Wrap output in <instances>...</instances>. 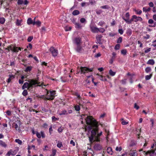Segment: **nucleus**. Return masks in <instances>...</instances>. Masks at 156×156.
Instances as JSON below:
<instances>
[{"label":"nucleus","mask_w":156,"mask_h":156,"mask_svg":"<svg viewBox=\"0 0 156 156\" xmlns=\"http://www.w3.org/2000/svg\"><path fill=\"white\" fill-rule=\"evenodd\" d=\"M134 108L137 110L139 108V106L137 105L136 103L134 104Z\"/></svg>","instance_id":"nucleus-59"},{"label":"nucleus","mask_w":156,"mask_h":156,"mask_svg":"<svg viewBox=\"0 0 156 156\" xmlns=\"http://www.w3.org/2000/svg\"><path fill=\"white\" fill-rule=\"evenodd\" d=\"M134 11L136 13L140 15L142 13V11L140 10H135Z\"/></svg>","instance_id":"nucleus-38"},{"label":"nucleus","mask_w":156,"mask_h":156,"mask_svg":"<svg viewBox=\"0 0 156 156\" xmlns=\"http://www.w3.org/2000/svg\"><path fill=\"white\" fill-rule=\"evenodd\" d=\"M122 41V37H120L118 38L117 42L118 43H121Z\"/></svg>","instance_id":"nucleus-58"},{"label":"nucleus","mask_w":156,"mask_h":156,"mask_svg":"<svg viewBox=\"0 0 156 156\" xmlns=\"http://www.w3.org/2000/svg\"><path fill=\"white\" fill-rule=\"evenodd\" d=\"M94 148L96 151L100 150L101 149V146L99 144H95L94 146Z\"/></svg>","instance_id":"nucleus-16"},{"label":"nucleus","mask_w":156,"mask_h":156,"mask_svg":"<svg viewBox=\"0 0 156 156\" xmlns=\"http://www.w3.org/2000/svg\"><path fill=\"white\" fill-rule=\"evenodd\" d=\"M29 82H25L23 86V89L27 88L30 89L32 88L34 86L36 87L39 86L41 87L42 88H44L48 84L44 85L43 83L40 84V83L37 80H31L28 81Z\"/></svg>","instance_id":"nucleus-2"},{"label":"nucleus","mask_w":156,"mask_h":156,"mask_svg":"<svg viewBox=\"0 0 156 156\" xmlns=\"http://www.w3.org/2000/svg\"><path fill=\"white\" fill-rule=\"evenodd\" d=\"M62 146V143L61 142H58L57 144V146L58 148H60Z\"/></svg>","instance_id":"nucleus-39"},{"label":"nucleus","mask_w":156,"mask_h":156,"mask_svg":"<svg viewBox=\"0 0 156 156\" xmlns=\"http://www.w3.org/2000/svg\"><path fill=\"white\" fill-rule=\"evenodd\" d=\"M84 115L81 116L82 119H84L86 121L87 126L85 128L86 131H87V134L89 140L90 142L95 140L99 141V137L102 134V132H101L100 133L97 134V132L98 131V122L91 116L86 115V117H85Z\"/></svg>","instance_id":"nucleus-1"},{"label":"nucleus","mask_w":156,"mask_h":156,"mask_svg":"<svg viewBox=\"0 0 156 156\" xmlns=\"http://www.w3.org/2000/svg\"><path fill=\"white\" fill-rule=\"evenodd\" d=\"M128 154L130 156H137L136 151L135 150H131L128 153Z\"/></svg>","instance_id":"nucleus-10"},{"label":"nucleus","mask_w":156,"mask_h":156,"mask_svg":"<svg viewBox=\"0 0 156 156\" xmlns=\"http://www.w3.org/2000/svg\"><path fill=\"white\" fill-rule=\"evenodd\" d=\"M151 50V48H149L147 49H146L145 51V53H147L148 52H149Z\"/></svg>","instance_id":"nucleus-61"},{"label":"nucleus","mask_w":156,"mask_h":156,"mask_svg":"<svg viewBox=\"0 0 156 156\" xmlns=\"http://www.w3.org/2000/svg\"><path fill=\"white\" fill-rule=\"evenodd\" d=\"M96 75L98 76L97 78H98L100 80L104 81H107V80L105 76H104L101 75H100L98 74H97Z\"/></svg>","instance_id":"nucleus-11"},{"label":"nucleus","mask_w":156,"mask_h":156,"mask_svg":"<svg viewBox=\"0 0 156 156\" xmlns=\"http://www.w3.org/2000/svg\"><path fill=\"white\" fill-rule=\"evenodd\" d=\"M74 108L75 110L77 111H79L80 109V106L78 105H75L74 106Z\"/></svg>","instance_id":"nucleus-33"},{"label":"nucleus","mask_w":156,"mask_h":156,"mask_svg":"<svg viewBox=\"0 0 156 156\" xmlns=\"http://www.w3.org/2000/svg\"><path fill=\"white\" fill-rule=\"evenodd\" d=\"M0 146L4 147H6L7 146V145L5 142L1 140H0Z\"/></svg>","instance_id":"nucleus-20"},{"label":"nucleus","mask_w":156,"mask_h":156,"mask_svg":"<svg viewBox=\"0 0 156 156\" xmlns=\"http://www.w3.org/2000/svg\"><path fill=\"white\" fill-rule=\"evenodd\" d=\"M24 1L22 0H18L17 3L19 4H23Z\"/></svg>","instance_id":"nucleus-54"},{"label":"nucleus","mask_w":156,"mask_h":156,"mask_svg":"<svg viewBox=\"0 0 156 156\" xmlns=\"http://www.w3.org/2000/svg\"><path fill=\"white\" fill-rule=\"evenodd\" d=\"M119 32L121 34H123V31L122 29H119Z\"/></svg>","instance_id":"nucleus-64"},{"label":"nucleus","mask_w":156,"mask_h":156,"mask_svg":"<svg viewBox=\"0 0 156 156\" xmlns=\"http://www.w3.org/2000/svg\"><path fill=\"white\" fill-rule=\"evenodd\" d=\"M130 15L129 12H127L125 16V17H124L125 19H129V17Z\"/></svg>","instance_id":"nucleus-43"},{"label":"nucleus","mask_w":156,"mask_h":156,"mask_svg":"<svg viewBox=\"0 0 156 156\" xmlns=\"http://www.w3.org/2000/svg\"><path fill=\"white\" fill-rule=\"evenodd\" d=\"M49 132L50 133V134H51L52 133V132L53 131V129H52V125L50 126V128H49Z\"/></svg>","instance_id":"nucleus-51"},{"label":"nucleus","mask_w":156,"mask_h":156,"mask_svg":"<svg viewBox=\"0 0 156 156\" xmlns=\"http://www.w3.org/2000/svg\"><path fill=\"white\" fill-rule=\"evenodd\" d=\"M15 141L16 142L18 143L19 144L21 145L22 144V141L18 139L15 140Z\"/></svg>","instance_id":"nucleus-42"},{"label":"nucleus","mask_w":156,"mask_h":156,"mask_svg":"<svg viewBox=\"0 0 156 156\" xmlns=\"http://www.w3.org/2000/svg\"><path fill=\"white\" fill-rule=\"evenodd\" d=\"M156 150H152L150 151H148L147 152H145V154L146 155H149V156H154L155 155V151Z\"/></svg>","instance_id":"nucleus-7"},{"label":"nucleus","mask_w":156,"mask_h":156,"mask_svg":"<svg viewBox=\"0 0 156 156\" xmlns=\"http://www.w3.org/2000/svg\"><path fill=\"white\" fill-rule=\"evenodd\" d=\"M72 22L75 25L76 28L78 29H81L83 25H81V24L76 22V20L73 19L72 20Z\"/></svg>","instance_id":"nucleus-5"},{"label":"nucleus","mask_w":156,"mask_h":156,"mask_svg":"<svg viewBox=\"0 0 156 156\" xmlns=\"http://www.w3.org/2000/svg\"><path fill=\"white\" fill-rule=\"evenodd\" d=\"M33 22L31 18H29L27 20V23L28 24L30 25L33 24Z\"/></svg>","instance_id":"nucleus-27"},{"label":"nucleus","mask_w":156,"mask_h":156,"mask_svg":"<svg viewBox=\"0 0 156 156\" xmlns=\"http://www.w3.org/2000/svg\"><path fill=\"white\" fill-rule=\"evenodd\" d=\"M36 135L37 137L39 138H41V136L43 138H44L45 137V134L43 131H41L40 133L37 132Z\"/></svg>","instance_id":"nucleus-9"},{"label":"nucleus","mask_w":156,"mask_h":156,"mask_svg":"<svg viewBox=\"0 0 156 156\" xmlns=\"http://www.w3.org/2000/svg\"><path fill=\"white\" fill-rule=\"evenodd\" d=\"M150 122L151 123V127H153L154 126V120L153 119H150Z\"/></svg>","instance_id":"nucleus-45"},{"label":"nucleus","mask_w":156,"mask_h":156,"mask_svg":"<svg viewBox=\"0 0 156 156\" xmlns=\"http://www.w3.org/2000/svg\"><path fill=\"white\" fill-rule=\"evenodd\" d=\"M16 153L14 151H13L12 150H10L7 153L6 155L7 156H10V155H15Z\"/></svg>","instance_id":"nucleus-17"},{"label":"nucleus","mask_w":156,"mask_h":156,"mask_svg":"<svg viewBox=\"0 0 156 156\" xmlns=\"http://www.w3.org/2000/svg\"><path fill=\"white\" fill-rule=\"evenodd\" d=\"M63 130V128H62V127H61L58 129V131L59 133H61L62 132Z\"/></svg>","instance_id":"nucleus-52"},{"label":"nucleus","mask_w":156,"mask_h":156,"mask_svg":"<svg viewBox=\"0 0 156 156\" xmlns=\"http://www.w3.org/2000/svg\"><path fill=\"white\" fill-rule=\"evenodd\" d=\"M33 39V37L32 36H30L28 37L27 39V41L28 42H30L31 41L32 39Z\"/></svg>","instance_id":"nucleus-53"},{"label":"nucleus","mask_w":156,"mask_h":156,"mask_svg":"<svg viewBox=\"0 0 156 156\" xmlns=\"http://www.w3.org/2000/svg\"><path fill=\"white\" fill-rule=\"evenodd\" d=\"M133 18L134 19V21L135 22H137L138 21H141L142 20V18L140 17H137L136 15L133 16Z\"/></svg>","instance_id":"nucleus-14"},{"label":"nucleus","mask_w":156,"mask_h":156,"mask_svg":"<svg viewBox=\"0 0 156 156\" xmlns=\"http://www.w3.org/2000/svg\"><path fill=\"white\" fill-rule=\"evenodd\" d=\"M93 69H89L87 67H80L77 71L79 73L80 72L81 74H84L89 72H91L92 71Z\"/></svg>","instance_id":"nucleus-4"},{"label":"nucleus","mask_w":156,"mask_h":156,"mask_svg":"<svg viewBox=\"0 0 156 156\" xmlns=\"http://www.w3.org/2000/svg\"><path fill=\"white\" fill-rule=\"evenodd\" d=\"M151 71V69L150 67H147L145 69V71L146 73H148Z\"/></svg>","instance_id":"nucleus-44"},{"label":"nucleus","mask_w":156,"mask_h":156,"mask_svg":"<svg viewBox=\"0 0 156 156\" xmlns=\"http://www.w3.org/2000/svg\"><path fill=\"white\" fill-rule=\"evenodd\" d=\"M120 48V45L119 44H116L115 47V49L116 50H118Z\"/></svg>","instance_id":"nucleus-50"},{"label":"nucleus","mask_w":156,"mask_h":156,"mask_svg":"<svg viewBox=\"0 0 156 156\" xmlns=\"http://www.w3.org/2000/svg\"><path fill=\"white\" fill-rule=\"evenodd\" d=\"M127 51L126 49H123L121 51V53L123 55H125L126 54Z\"/></svg>","instance_id":"nucleus-37"},{"label":"nucleus","mask_w":156,"mask_h":156,"mask_svg":"<svg viewBox=\"0 0 156 156\" xmlns=\"http://www.w3.org/2000/svg\"><path fill=\"white\" fill-rule=\"evenodd\" d=\"M21 48H18L16 46L14 47V49H13V51L14 52H16L18 51L19 50H21Z\"/></svg>","instance_id":"nucleus-21"},{"label":"nucleus","mask_w":156,"mask_h":156,"mask_svg":"<svg viewBox=\"0 0 156 156\" xmlns=\"http://www.w3.org/2000/svg\"><path fill=\"white\" fill-rule=\"evenodd\" d=\"M115 150L117 151H120L122 150V148L121 147H117Z\"/></svg>","instance_id":"nucleus-57"},{"label":"nucleus","mask_w":156,"mask_h":156,"mask_svg":"<svg viewBox=\"0 0 156 156\" xmlns=\"http://www.w3.org/2000/svg\"><path fill=\"white\" fill-rule=\"evenodd\" d=\"M109 73L112 76H114L115 75V73L113 72L112 70L110 69L109 71Z\"/></svg>","instance_id":"nucleus-35"},{"label":"nucleus","mask_w":156,"mask_h":156,"mask_svg":"<svg viewBox=\"0 0 156 156\" xmlns=\"http://www.w3.org/2000/svg\"><path fill=\"white\" fill-rule=\"evenodd\" d=\"M41 23L40 21H34L33 23V25L36 24L37 25L40 26Z\"/></svg>","instance_id":"nucleus-36"},{"label":"nucleus","mask_w":156,"mask_h":156,"mask_svg":"<svg viewBox=\"0 0 156 156\" xmlns=\"http://www.w3.org/2000/svg\"><path fill=\"white\" fill-rule=\"evenodd\" d=\"M128 123V122H126L125 121L122 120V124L123 125H126Z\"/></svg>","instance_id":"nucleus-60"},{"label":"nucleus","mask_w":156,"mask_h":156,"mask_svg":"<svg viewBox=\"0 0 156 156\" xmlns=\"http://www.w3.org/2000/svg\"><path fill=\"white\" fill-rule=\"evenodd\" d=\"M39 97L43 99L44 100H46V99L47 100V97L46 95L45 96L41 95V96H40Z\"/></svg>","instance_id":"nucleus-41"},{"label":"nucleus","mask_w":156,"mask_h":156,"mask_svg":"<svg viewBox=\"0 0 156 156\" xmlns=\"http://www.w3.org/2000/svg\"><path fill=\"white\" fill-rule=\"evenodd\" d=\"M22 94L24 96L27 95V90H24L22 93Z\"/></svg>","instance_id":"nucleus-46"},{"label":"nucleus","mask_w":156,"mask_h":156,"mask_svg":"<svg viewBox=\"0 0 156 156\" xmlns=\"http://www.w3.org/2000/svg\"><path fill=\"white\" fill-rule=\"evenodd\" d=\"M21 125L20 121V120H17L13 124V126L14 128L17 130V129L18 127V126H20Z\"/></svg>","instance_id":"nucleus-8"},{"label":"nucleus","mask_w":156,"mask_h":156,"mask_svg":"<svg viewBox=\"0 0 156 156\" xmlns=\"http://www.w3.org/2000/svg\"><path fill=\"white\" fill-rule=\"evenodd\" d=\"M65 29L66 31H68L71 30V27H67L65 28Z\"/></svg>","instance_id":"nucleus-47"},{"label":"nucleus","mask_w":156,"mask_h":156,"mask_svg":"<svg viewBox=\"0 0 156 156\" xmlns=\"http://www.w3.org/2000/svg\"><path fill=\"white\" fill-rule=\"evenodd\" d=\"M26 76H21V79L19 80V83H20V84L23 83V79L25 78H26Z\"/></svg>","instance_id":"nucleus-25"},{"label":"nucleus","mask_w":156,"mask_h":156,"mask_svg":"<svg viewBox=\"0 0 156 156\" xmlns=\"http://www.w3.org/2000/svg\"><path fill=\"white\" fill-rule=\"evenodd\" d=\"M108 6L107 5H104L101 6V8L103 9H106L108 8Z\"/></svg>","instance_id":"nucleus-62"},{"label":"nucleus","mask_w":156,"mask_h":156,"mask_svg":"<svg viewBox=\"0 0 156 156\" xmlns=\"http://www.w3.org/2000/svg\"><path fill=\"white\" fill-rule=\"evenodd\" d=\"M5 21V20L3 17L0 18V23L3 24Z\"/></svg>","instance_id":"nucleus-32"},{"label":"nucleus","mask_w":156,"mask_h":156,"mask_svg":"<svg viewBox=\"0 0 156 156\" xmlns=\"http://www.w3.org/2000/svg\"><path fill=\"white\" fill-rule=\"evenodd\" d=\"M147 63L148 64L153 65L154 63V62L153 59H150L147 62Z\"/></svg>","instance_id":"nucleus-26"},{"label":"nucleus","mask_w":156,"mask_h":156,"mask_svg":"<svg viewBox=\"0 0 156 156\" xmlns=\"http://www.w3.org/2000/svg\"><path fill=\"white\" fill-rule=\"evenodd\" d=\"M46 96L47 97V100H51L54 99L56 96V91L55 90H50L49 91L46 89Z\"/></svg>","instance_id":"nucleus-3"},{"label":"nucleus","mask_w":156,"mask_h":156,"mask_svg":"<svg viewBox=\"0 0 156 156\" xmlns=\"http://www.w3.org/2000/svg\"><path fill=\"white\" fill-rule=\"evenodd\" d=\"M80 13V12L78 10H74L73 13L72 14L74 16H76L78 15Z\"/></svg>","instance_id":"nucleus-29"},{"label":"nucleus","mask_w":156,"mask_h":156,"mask_svg":"<svg viewBox=\"0 0 156 156\" xmlns=\"http://www.w3.org/2000/svg\"><path fill=\"white\" fill-rule=\"evenodd\" d=\"M80 22L81 23V25H83L82 28L84 27L85 25L87 22L86 20L84 18H82L80 20Z\"/></svg>","instance_id":"nucleus-15"},{"label":"nucleus","mask_w":156,"mask_h":156,"mask_svg":"<svg viewBox=\"0 0 156 156\" xmlns=\"http://www.w3.org/2000/svg\"><path fill=\"white\" fill-rule=\"evenodd\" d=\"M104 23H105L104 21H101L98 23V25L102 26Z\"/></svg>","instance_id":"nucleus-56"},{"label":"nucleus","mask_w":156,"mask_h":156,"mask_svg":"<svg viewBox=\"0 0 156 156\" xmlns=\"http://www.w3.org/2000/svg\"><path fill=\"white\" fill-rule=\"evenodd\" d=\"M22 22V20H19L18 19L16 20V24L17 26H20L21 23Z\"/></svg>","instance_id":"nucleus-30"},{"label":"nucleus","mask_w":156,"mask_h":156,"mask_svg":"<svg viewBox=\"0 0 156 156\" xmlns=\"http://www.w3.org/2000/svg\"><path fill=\"white\" fill-rule=\"evenodd\" d=\"M154 22V21L153 20L151 19H150L148 21V23L149 24H152Z\"/></svg>","instance_id":"nucleus-63"},{"label":"nucleus","mask_w":156,"mask_h":156,"mask_svg":"<svg viewBox=\"0 0 156 156\" xmlns=\"http://www.w3.org/2000/svg\"><path fill=\"white\" fill-rule=\"evenodd\" d=\"M75 43L77 45L79 44L80 43V37L76 38L75 39Z\"/></svg>","instance_id":"nucleus-22"},{"label":"nucleus","mask_w":156,"mask_h":156,"mask_svg":"<svg viewBox=\"0 0 156 156\" xmlns=\"http://www.w3.org/2000/svg\"><path fill=\"white\" fill-rule=\"evenodd\" d=\"M107 152L110 154H112V149L110 147H108L107 149Z\"/></svg>","instance_id":"nucleus-23"},{"label":"nucleus","mask_w":156,"mask_h":156,"mask_svg":"<svg viewBox=\"0 0 156 156\" xmlns=\"http://www.w3.org/2000/svg\"><path fill=\"white\" fill-rule=\"evenodd\" d=\"M50 51L51 52L52 55L54 57H55L57 56L58 54V51L55 49L54 47H51L50 48Z\"/></svg>","instance_id":"nucleus-6"},{"label":"nucleus","mask_w":156,"mask_h":156,"mask_svg":"<svg viewBox=\"0 0 156 156\" xmlns=\"http://www.w3.org/2000/svg\"><path fill=\"white\" fill-rule=\"evenodd\" d=\"M102 37V36L100 35H97L96 36L97 42L99 44H101V39Z\"/></svg>","instance_id":"nucleus-18"},{"label":"nucleus","mask_w":156,"mask_h":156,"mask_svg":"<svg viewBox=\"0 0 156 156\" xmlns=\"http://www.w3.org/2000/svg\"><path fill=\"white\" fill-rule=\"evenodd\" d=\"M152 76V74H151L150 75H149L146 76L145 77L146 80H150Z\"/></svg>","instance_id":"nucleus-34"},{"label":"nucleus","mask_w":156,"mask_h":156,"mask_svg":"<svg viewBox=\"0 0 156 156\" xmlns=\"http://www.w3.org/2000/svg\"><path fill=\"white\" fill-rule=\"evenodd\" d=\"M52 154L50 155V156H55L56 154V150L54 149H52Z\"/></svg>","instance_id":"nucleus-28"},{"label":"nucleus","mask_w":156,"mask_h":156,"mask_svg":"<svg viewBox=\"0 0 156 156\" xmlns=\"http://www.w3.org/2000/svg\"><path fill=\"white\" fill-rule=\"evenodd\" d=\"M152 45L154 47H155L156 48V40H154L152 42Z\"/></svg>","instance_id":"nucleus-48"},{"label":"nucleus","mask_w":156,"mask_h":156,"mask_svg":"<svg viewBox=\"0 0 156 156\" xmlns=\"http://www.w3.org/2000/svg\"><path fill=\"white\" fill-rule=\"evenodd\" d=\"M122 18L128 24H131L132 21H134V19L133 18V16H132V18L130 20L128 19H125L124 17H122Z\"/></svg>","instance_id":"nucleus-12"},{"label":"nucleus","mask_w":156,"mask_h":156,"mask_svg":"<svg viewBox=\"0 0 156 156\" xmlns=\"http://www.w3.org/2000/svg\"><path fill=\"white\" fill-rule=\"evenodd\" d=\"M52 121H55L58 120V118H55V116H53L51 117Z\"/></svg>","instance_id":"nucleus-55"},{"label":"nucleus","mask_w":156,"mask_h":156,"mask_svg":"<svg viewBox=\"0 0 156 156\" xmlns=\"http://www.w3.org/2000/svg\"><path fill=\"white\" fill-rule=\"evenodd\" d=\"M151 10V9L149 7H145L143 8V11L144 12H149Z\"/></svg>","instance_id":"nucleus-24"},{"label":"nucleus","mask_w":156,"mask_h":156,"mask_svg":"<svg viewBox=\"0 0 156 156\" xmlns=\"http://www.w3.org/2000/svg\"><path fill=\"white\" fill-rule=\"evenodd\" d=\"M59 115H67L68 114V112L65 109L62 110L61 113H59Z\"/></svg>","instance_id":"nucleus-19"},{"label":"nucleus","mask_w":156,"mask_h":156,"mask_svg":"<svg viewBox=\"0 0 156 156\" xmlns=\"http://www.w3.org/2000/svg\"><path fill=\"white\" fill-rule=\"evenodd\" d=\"M14 46H13L12 45H10V46H8L7 48H6V49H7L9 51H10V50L13 51V49H14Z\"/></svg>","instance_id":"nucleus-31"},{"label":"nucleus","mask_w":156,"mask_h":156,"mask_svg":"<svg viewBox=\"0 0 156 156\" xmlns=\"http://www.w3.org/2000/svg\"><path fill=\"white\" fill-rule=\"evenodd\" d=\"M98 32L99 31V32H102V33H103L105 31V30L104 28H98Z\"/></svg>","instance_id":"nucleus-49"},{"label":"nucleus","mask_w":156,"mask_h":156,"mask_svg":"<svg viewBox=\"0 0 156 156\" xmlns=\"http://www.w3.org/2000/svg\"><path fill=\"white\" fill-rule=\"evenodd\" d=\"M32 69V67L31 66H28L25 69V71L26 72H28L30 71Z\"/></svg>","instance_id":"nucleus-40"},{"label":"nucleus","mask_w":156,"mask_h":156,"mask_svg":"<svg viewBox=\"0 0 156 156\" xmlns=\"http://www.w3.org/2000/svg\"><path fill=\"white\" fill-rule=\"evenodd\" d=\"M90 28L91 31L93 33H98V28L97 27L93 26H90Z\"/></svg>","instance_id":"nucleus-13"}]
</instances>
